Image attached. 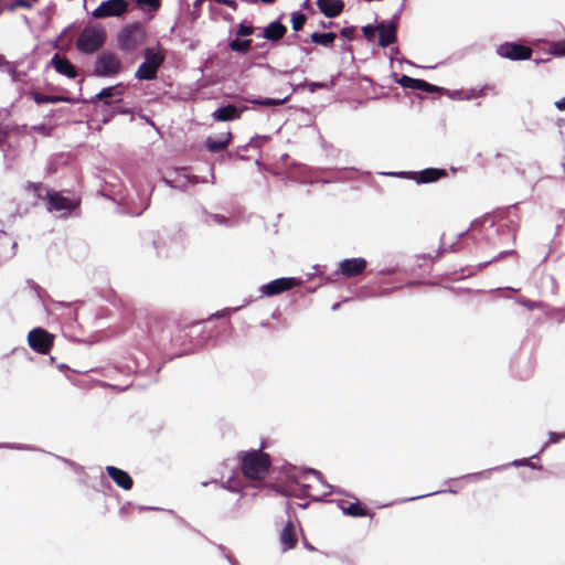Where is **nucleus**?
Instances as JSON below:
<instances>
[{"label":"nucleus","instance_id":"f257e3e1","mask_svg":"<svg viewBox=\"0 0 565 565\" xmlns=\"http://www.w3.org/2000/svg\"><path fill=\"white\" fill-rule=\"evenodd\" d=\"M263 441L258 449L243 450L237 454L239 470L249 481H263L269 473L273 460L269 454L265 452Z\"/></svg>","mask_w":565,"mask_h":565},{"label":"nucleus","instance_id":"f03ea898","mask_svg":"<svg viewBox=\"0 0 565 565\" xmlns=\"http://www.w3.org/2000/svg\"><path fill=\"white\" fill-rule=\"evenodd\" d=\"M107 33L103 25H87L76 40V47L85 54H93L102 49L106 42Z\"/></svg>","mask_w":565,"mask_h":565},{"label":"nucleus","instance_id":"7ed1b4c3","mask_svg":"<svg viewBox=\"0 0 565 565\" xmlns=\"http://www.w3.org/2000/svg\"><path fill=\"white\" fill-rule=\"evenodd\" d=\"M146 39V29L139 22L124 26L117 35L118 46L125 53H132L137 51L145 44Z\"/></svg>","mask_w":565,"mask_h":565},{"label":"nucleus","instance_id":"20e7f679","mask_svg":"<svg viewBox=\"0 0 565 565\" xmlns=\"http://www.w3.org/2000/svg\"><path fill=\"white\" fill-rule=\"evenodd\" d=\"M166 60L164 51L158 43L157 47H147L145 50V62L141 63L135 73V77L141 81H152L157 78L159 68Z\"/></svg>","mask_w":565,"mask_h":565},{"label":"nucleus","instance_id":"39448f33","mask_svg":"<svg viewBox=\"0 0 565 565\" xmlns=\"http://www.w3.org/2000/svg\"><path fill=\"white\" fill-rule=\"evenodd\" d=\"M122 63L117 54L110 51L102 52L94 64V74L100 77H109L121 72Z\"/></svg>","mask_w":565,"mask_h":565},{"label":"nucleus","instance_id":"423d86ee","mask_svg":"<svg viewBox=\"0 0 565 565\" xmlns=\"http://www.w3.org/2000/svg\"><path fill=\"white\" fill-rule=\"evenodd\" d=\"M30 348L40 354H49L54 345V335L43 328H34L28 334Z\"/></svg>","mask_w":565,"mask_h":565},{"label":"nucleus","instance_id":"0eeeda50","mask_svg":"<svg viewBox=\"0 0 565 565\" xmlns=\"http://www.w3.org/2000/svg\"><path fill=\"white\" fill-rule=\"evenodd\" d=\"M532 53L533 51L530 46L514 42H505L498 47V54L511 61L530 60Z\"/></svg>","mask_w":565,"mask_h":565},{"label":"nucleus","instance_id":"6e6552de","mask_svg":"<svg viewBox=\"0 0 565 565\" xmlns=\"http://www.w3.org/2000/svg\"><path fill=\"white\" fill-rule=\"evenodd\" d=\"M128 2L126 0H107L103 1L94 11L95 19H103L108 17H120L128 10Z\"/></svg>","mask_w":565,"mask_h":565},{"label":"nucleus","instance_id":"1a4fd4ad","mask_svg":"<svg viewBox=\"0 0 565 565\" xmlns=\"http://www.w3.org/2000/svg\"><path fill=\"white\" fill-rule=\"evenodd\" d=\"M45 199L47 200L46 209L50 212L73 211L77 206L76 203H73L68 198L54 190H47Z\"/></svg>","mask_w":565,"mask_h":565},{"label":"nucleus","instance_id":"9d476101","mask_svg":"<svg viewBox=\"0 0 565 565\" xmlns=\"http://www.w3.org/2000/svg\"><path fill=\"white\" fill-rule=\"evenodd\" d=\"M300 284L299 280L295 278H278L275 280H271L267 285H265L262 289L263 294L266 296H275L279 295L284 291H288L292 289L294 287L298 286Z\"/></svg>","mask_w":565,"mask_h":565},{"label":"nucleus","instance_id":"9b49d317","mask_svg":"<svg viewBox=\"0 0 565 565\" xmlns=\"http://www.w3.org/2000/svg\"><path fill=\"white\" fill-rule=\"evenodd\" d=\"M366 260L362 257L348 258L339 264L340 273L347 278H353L361 275L366 268Z\"/></svg>","mask_w":565,"mask_h":565},{"label":"nucleus","instance_id":"f8f14e48","mask_svg":"<svg viewBox=\"0 0 565 565\" xmlns=\"http://www.w3.org/2000/svg\"><path fill=\"white\" fill-rule=\"evenodd\" d=\"M106 472L119 488L124 490H130L132 488L134 480L125 470L114 466H107Z\"/></svg>","mask_w":565,"mask_h":565},{"label":"nucleus","instance_id":"ddd939ff","mask_svg":"<svg viewBox=\"0 0 565 565\" xmlns=\"http://www.w3.org/2000/svg\"><path fill=\"white\" fill-rule=\"evenodd\" d=\"M245 109H246V107L238 108L235 105L230 104V105L217 108L215 111H213L212 117L216 121L235 120V119L241 118V116Z\"/></svg>","mask_w":565,"mask_h":565},{"label":"nucleus","instance_id":"4468645a","mask_svg":"<svg viewBox=\"0 0 565 565\" xmlns=\"http://www.w3.org/2000/svg\"><path fill=\"white\" fill-rule=\"evenodd\" d=\"M51 65L55 71L68 78H75L77 76L76 67L65 56L55 54L51 60Z\"/></svg>","mask_w":565,"mask_h":565},{"label":"nucleus","instance_id":"2eb2a0df","mask_svg":"<svg viewBox=\"0 0 565 565\" xmlns=\"http://www.w3.org/2000/svg\"><path fill=\"white\" fill-rule=\"evenodd\" d=\"M317 6L327 18H335L340 15L344 9V2L342 0H317Z\"/></svg>","mask_w":565,"mask_h":565},{"label":"nucleus","instance_id":"dca6fc26","mask_svg":"<svg viewBox=\"0 0 565 565\" xmlns=\"http://www.w3.org/2000/svg\"><path fill=\"white\" fill-rule=\"evenodd\" d=\"M279 541L285 551L292 550L296 547L298 539L292 521L289 520L284 526V529L280 531Z\"/></svg>","mask_w":565,"mask_h":565},{"label":"nucleus","instance_id":"f3484780","mask_svg":"<svg viewBox=\"0 0 565 565\" xmlns=\"http://www.w3.org/2000/svg\"><path fill=\"white\" fill-rule=\"evenodd\" d=\"M231 141H232V132L226 131L217 138L207 137V139L205 141V147L211 152H220V151L225 150L227 148V146L231 143Z\"/></svg>","mask_w":565,"mask_h":565},{"label":"nucleus","instance_id":"a211bd4d","mask_svg":"<svg viewBox=\"0 0 565 565\" xmlns=\"http://www.w3.org/2000/svg\"><path fill=\"white\" fill-rule=\"evenodd\" d=\"M446 175H447V172L444 169L428 168L423 171L415 172L413 179L417 183H429V182H435Z\"/></svg>","mask_w":565,"mask_h":565},{"label":"nucleus","instance_id":"6ab92c4d","mask_svg":"<svg viewBox=\"0 0 565 565\" xmlns=\"http://www.w3.org/2000/svg\"><path fill=\"white\" fill-rule=\"evenodd\" d=\"M376 29L380 32L379 43L382 47H387L396 41V25L394 23H390L385 25L384 23H380Z\"/></svg>","mask_w":565,"mask_h":565},{"label":"nucleus","instance_id":"aec40b11","mask_svg":"<svg viewBox=\"0 0 565 565\" xmlns=\"http://www.w3.org/2000/svg\"><path fill=\"white\" fill-rule=\"evenodd\" d=\"M341 510L344 514L361 518V516H373L374 513H371L370 510L364 507L360 501L355 502H343L341 504Z\"/></svg>","mask_w":565,"mask_h":565},{"label":"nucleus","instance_id":"412c9836","mask_svg":"<svg viewBox=\"0 0 565 565\" xmlns=\"http://www.w3.org/2000/svg\"><path fill=\"white\" fill-rule=\"evenodd\" d=\"M287 28L278 21L269 23L264 30V38L270 41H278L284 38Z\"/></svg>","mask_w":565,"mask_h":565},{"label":"nucleus","instance_id":"4be33fe9","mask_svg":"<svg viewBox=\"0 0 565 565\" xmlns=\"http://www.w3.org/2000/svg\"><path fill=\"white\" fill-rule=\"evenodd\" d=\"M335 38H337V34L333 32H329V33L315 32L311 34V41L313 43L324 45V46L332 45Z\"/></svg>","mask_w":565,"mask_h":565},{"label":"nucleus","instance_id":"5701e85b","mask_svg":"<svg viewBox=\"0 0 565 565\" xmlns=\"http://www.w3.org/2000/svg\"><path fill=\"white\" fill-rule=\"evenodd\" d=\"M31 97L39 105L40 104H55V103H60V102L64 100V98L61 96L43 95L39 92H32Z\"/></svg>","mask_w":565,"mask_h":565},{"label":"nucleus","instance_id":"b1692460","mask_svg":"<svg viewBox=\"0 0 565 565\" xmlns=\"http://www.w3.org/2000/svg\"><path fill=\"white\" fill-rule=\"evenodd\" d=\"M228 46L234 52L246 53L252 47V40L234 39L230 41Z\"/></svg>","mask_w":565,"mask_h":565},{"label":"nucleus","instance_id":"393cba45","mask_svg":"<svg viewBox=\"0 0 565 565\" xmlns=\"http://www.w3.org/2000/svg\"><path fill=\"white\" fill-rule=\"evenodd\" d=\"M286 100H287V97H285V98H256V99L249 100V103L255 104V105L271 107V106L282 105L286 103Z\"/></svg>","mask_w":565,"mask_h":565},{"label":"nucleus","instance_id":"a878e982","mask_svg":"<svg viewBox=\"0 0 565 565\" xmlns=\"http://www.w3.org/2000/svg\"><path fill=\"white\" fill-rule=\"evenodd\" d=\"M222 487L232 492H239L243 490L244 486L238 477H231L230 479L222 483Z\"/></svg>","mask_w":565,"mask_h":565},{"label":"nucleus","instance_id":"bb28decb","mask_svg":"<svg viewBox=\"0 0 565 565\" xmlns=\"http://www.w3.org/2000/svg\"><path fill=\"white\" fill-rule=\"evenodd\" d=\"M26 189L28 191H30L36 199L39 200H43L45 199V195H44V192L46 193L47 190L44 189L43 184L38 182V183H33V182H30L28 185H26Z\"/></svg>","mask_w":565,"mask_h":565},{"label":"nucleus","instance_id":"cd10ccee","mask_svg":"<svg viewBox=\"0 0 565 565\" xmlns=\"http://www.w3.org/2000/svg\"><path fill=\"white\" fill-rule=\"evenodd\" d=\"M306 21H307L306 14L300 13V12L294 13L291 17L292 29L295 31H300L303 28Z\"/></svg>","mask_w":565,"mask_h":565},{"label":"nucleus","instance_id":"c85d7f7f","mask_svg":"<svg viewBox=\"0 0 565 565\" xmlns=\"http://www.w3.org/2000/svg\"><path fill=\"white\" fill-rule=\"evenodd\" d=\"M550 53L556 56H565V39L552 42L550 45Z\"/></svg>","mask_w":565,"mask_h":565},{"label":"nucleus","instance_id":"c756f323","mask_svg":"<svg viewBox=\"0 0 565 565\" xmlns=\"http://www.w3.org/2000/svg\"><path fill=\"white\" fill-rule=\"evenodd\" d=\"M116 88H117V86H115V87H113V86L111 87H106V88L102 89V92L99 94L96 95V98L100 99V100H104V103L106 105H109L110 104L109 98L115 96Z\"/></svg>","mask_w":565,"mask_h":565},{"label":"nucleus","instance_id":"7c9ffc66","mask_svg":"<svg viewBox=\"0 0 565 565\" xmlns=\"http://www.w3.org/2000/svg\"><path fill=\"white\" fill-rule=\"evenodd\" d=\"M519 303L522 305L527 310L543 309L545 307V305L542 301H533L527 298L520 299Z\"/></svg>","mask_w":565,"mask_h":565},{"label":"nucleus","instance_id":"2f4dec72","mask_svg":"<svg viewBox=\"0 0 565 565\" xmlns=\"http://www.w3.org/2000/svg\"><path fill=\"white\" fill-rule=\"evenodd\" d=\"M135 2L139 7H149L154 11H157L161 6V0H135Z\"/></svg>","mask_w":565,"mask_h":565},{"label":"nucleus","instance_id":"473e14b6","mask_svg":"<svg viewBox=\"0 0 565 565\" xmlns=\"http://www.w3.org/2000/svg\"><path fill=\"white\" fill-rule=\"evenodd\" d=\"M255 29L253 25H246L244 23H241L238 25V29L236 30L237 36H249L254 33Z\"/></svg>","mask_w":565,"mask_h":565},{"label":"nucleus","instance_id":"72a5a7b5","mask_svg":"<svg viewBox=\"0 0 565 565\" xmlns=\"http://www.w3.org/2000/svg\"><path fill=\"white\" fill-rule=\"evenodd\" d=\"M377 29L372 25H365L362 28L363 34L367 41H373L375 36V31Z\"/></svg>","mask_w":565,"mask_h":565},{"label":"nucleus","instance_id":"f704fd0d","mask_svg":"<svg viewBox=\"0 0 565 565\" xmlns=\"http://www.w3.org/2000/svg\"><path fill=\"white\" fill-rule=\"evenodd\" d=\"M302 478L305 480L313 479V481H316V482L321 481V475H320V472H318L316 470H308L307 472L303 473Z\"/></svg>","mask_w":565,"mask_h":565},{"label":"nucleus","instance_id":"c9c22d12","mask_svg":"<svg viewBox=\"0 0 565 565\" xmlns=\"http://www.w3.org/2000/svg\"><path fill=\"white\" fill-rule=\"evenodd\" d=\"M420 90L427 92V93H434V92H438L439 87H437V86H435L433 84H429L428 82L423 79Z\"/></svg>","mask_w":565,"mask_h":565},{"label":"nucleus","instance_id":"e433bc0d","mask_svg":"<svg viewBox=\"0 0 565 565\" xmlns=\"http://www.w3.org/2000/svg\"><path fill=\"white\" fill-rule=\"evenodd\" d=\"M32 2L33 1H31V0H15L14 7L30 9V8H32Z\"/></svg>","mask_w":565,"mask_h":565},{"label":"nucleus","instance_id":"4c0bfd02","mask_svg":"<svg viewBox=\"0 0 565 565\" xmlns=\"http://www.w3.org/2000/svg\"><path fill=\"white\" fill-rule=\"evenodd\" d=\"M412 78H413V77H411V76H408V75H402V76H401L396 82H397L401 86H403V87L407 88V87H408V85H409V82L412 81Z\"/></svg>","mask_w":565,"mask_h":565},{"label":"nucleus","instance_id":"58836bf2","mask_svg":"<svg viewBox=\"0 0 565 565\" xmlns=\"http://www.w3.org/2000/svg\"><path fill=\"white\" fill-rule=\"evenodd\" d=\"M422 83H423V79H418V78H412V81L409 82V85L407 88H412V89H418L420 90L422 88Z\"/></svg>","mask_w":565,"mask_h":565},{"label":"nucleus","instance_id":"ea45409f","mask_svg":"<svg viewBox=\"0 0 565 565\" xmlns=\"http://www.w3.org/2000/svg\"><path fill=\"white\" fill-rule=\"evenodd\" d=\"M341 35L344 36V38H348V39H352L353 35H354V28H352V26L343 28L341 30Z\"/></svg>","mask_w":565,"mask_h":565},{"label":"nucleus","instance_id":"a19ab883","mask_svg":"<svg viewBox=\"0 0 565 565\" xmlns=\"http://www.w3.org/2000/svg\"><path fill=\"white\" fill-rule=\"evenodd\" d=\"M488 92H491V93H494V87L493 86H484L482 87L478 94H476V96H486L488 94Z\"/></svg>","mask_w":565,"mask_h":565},{"label":"nucleus","instance_id":"79ce46f5","mask_svg":"<svg viewBox=\"0 0 565 565\" xmlns=\"http://www.w3.org/2000/svg\"><path fill=\"white\" fill-rule=\"evenodd\" d=\"M301 484H302V487L305 488V494H306L307 497H310V498H315V497H316V495L312 493V491H311V490H312V484H311V483H305V482H302Z\"/></svg>","mask_w":565,"mask_h":565},{"label":"nucleus","instance_id":"37998d69","mask_svg":"<svg viewBox=\"0 0 565 565\" xmlns=\"http://www.w3.org/2000/svg\"><path fill=\"white\" fill-rule=\"evenodd\" d=\"M218 4H223L230 8H236V2L234 0H214Z\"/></svg>","mask_w":565,"mask_h":565},{"label":"nucleus","instance_id":"c03bdc74","mask_svg":"<svg viewBox=\"0 0 565 565\" xmlns=\"http://www.w3.org/2000/svg\"><path fill=\"white\" fill-rule=\"evenodd\" d=\"M555 106L559 110H565V97L555 103Z\"/></svg>","mask_w":565,"mask_h":565},{"label":"nucleus","instance_id":"a18cd8bd","mask_svg":"<svg viewBox=\"0 0 565 565\" xmlns=\"http://www.w3.org/2000/svg\"><path fill=\"white\" fill-rule=\"evenodd\" d=\"M263 3L270 4L274 3L276 0H260Z\"/></svg>","mask_w":565,"mask_h":565},{"label":"nucleus","instance_id":"49530a36","mask_svg":"<svg viewBox=\"0 0 565 565\" xmlns=\"http://www.w3.org/2000/svg\"><path fill=\"white\" fill-rule=\"evenodd\" d=\"M201 1H202V0H198V1H196V4H200V3H201Z\"/></svg>","mask_w":565,"mask_h":565}]
</instances>
